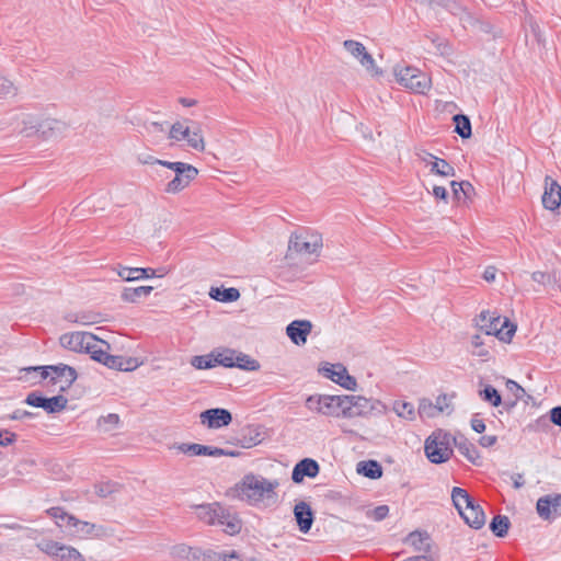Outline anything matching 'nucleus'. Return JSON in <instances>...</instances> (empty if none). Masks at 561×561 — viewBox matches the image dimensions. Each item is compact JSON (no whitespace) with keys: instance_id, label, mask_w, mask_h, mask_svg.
<instances>
[{"instance_id":"1","label":"nucleus","mask_w":561,"mask_h":561,"mask_svg":"<svg viewBox=\"0 0 561 561\" xmlns=\"http://www.w3.org/2000/svg\"><path fill=\"white\" fill-rule=\"evenodd\" d=\"M59 343L68 351L89 354L93 360L111 369L130 371L140 365L137 358L111 355V345L90 332L64 333L59 337Z\"/></svg>"},{"instance_id":"2","label":"nucleus","mask_w":561,"mask_h":561,"mask_svg":"<svg viewBox=\"0 0 561 561\" xmlns=\"http://www.w3.org/2000/svg\"><path fill=\"white\" fill-rule=\"evenodd\" d=\"M278 486L279 482L276 479L270 480L260 474L249 473L236 484L232 492L236 497L251 505H271L277 501Z\"/></svg>"},{"instance_id":"3","label":"nucleus","mask_w":561,"mask_h":561,"mask_svg":"<svg viewBox=\"0 0 561 561\" xmlns=\"http://www.w3.org/2000/svg\"><path fill=\"white\" fill-rule=\"evenodd\" d=\"M360 397L355 396H329V394H312L306 399V408L314 413L324 416H337L342 411L356 405Z\"/></svg>"},{"instance_id":"4","label":"nucleus","mask_w":561,"mask_h":561,"mask_svg":"<svg viewBox=\"0 0 561 561\" xmlns=\"http://www.w3.org/2000/svg\"><path fill=\"white\" fill-rule=\"evenodd\" d=\"M477 327L486 335H495L503 342H510L516 331V325L510 323L506 318L502 319L490 311L480 313Z\"/></svg>"},{"instance_id":"5","label":"nucleus","mask_w":561,"mask_h":561,"mask_svg":"<svg viewBox=\"0 0 561 561\" xmlns=\"http://www.w3.org/2000/svg\"><path fill=\"white\" fill-rule=\"evenodd\" d=\"M393 73L397 81L412 92L424 94L431 88V78L415 67L398 65L393 68Z\"/></svg>"},{"instance_id":"6","label":"nucleus","mask_w":561,"mask_h":561,"mask_svg":"<svg viewBox=\"0 0 561 561\" xmlns=\"http://www.w3.org/2000/svg\"><path fill=\"white\" fill-rule=\"evenodd\" d=\"M322 247V236L313 231L294 233L288 242V251L297 253L302 257L319 256Z\"/></svg>"},{"instance_id":"7","label":"nucleus","mask_w":561,"mask_h":561,"mask_svg":"<svg viewBox=\"0 0 561 561\" xmlns=\"http://www.w3.org/2000/svg\"><path fill=\"white\" fill-rule=\"evenodd\" d=\"M137 160L145 167L142 170L145 173L162 174L173 172L174 175H182L183 173H198V170L192 164L184 162H169L157 159L150 154H139Z\"/></svg>"},{"instance_id":"8","label":"nucleus","mask_w":561,"mask_h":561,"mask_svg":"<svg viewBox=\"0 0 561 561\" xmlns=\"http://www.w3.org/2000/svg\"><path fill=\"white\" fill-rule=\"evenodd\" d=\"M47 513L56 520L60 528H65L72 537L85 538L93 534L95 529L94 524L80 520L60 507H53Z\"/></svg>"},{"instance_id":"9","label":"nucleus","mask_w":561,"mask_h":561,"mask_svg":"<svg viewBox=\"0 0 561 561\" xmlns=\"http://www.w3.org/2000/svg\"><path fill=\"white\" fill-rule=\"evenodd\" d=\"M217 365L227 368H239L245 371H256L260 369V363L248 354L232 350L222 348L215 351Z\"/></svg>"},{"instance_id":"10","label":"nucleus","mask_w":561,"mask_h":561,"mask_svg":"<svg viewBox=\"0 0 561 561\" xmlns=\"http://www.w3.org/2000/svg\"><path fill=\"white\" fill-rule=\"evenodd\" d=\"M424 450L428 460L433 463L446 462L453 450L449 446V436L442 431L433 433L426 440Z\"/></svg>"},{"instance_id":"11","label":"nucleus","mask_w":561,"mask_h":561,"mask_svg":"<svg viewBox=\"0 0 561 561\" xmlns=\"http://www.w3.org/2000/svg\"><path fill=\"white\" fill-rule=\"evenodd\" d=\"M27 370L28 371L41 370V377L43 379L50 377L53 382H57V381L62 382L64 385L60 386L61 391H65L66 389L70 388V386L76 381V379L78 377L76 369L66 364L42 366V367H31Z\"/></svg>"},{"instance_id":"12","label":"nucleus","mask_w":561,"mask_h":561,"mask_svg":"<svg viewBox=\"0 0 561 561\" xmlns=\"http://www.w3.org/2000/svg\"><path fill=\"white\" fill-rule=\"evenodd\" d=\"M24 402L35 408H42L49 414H54L67 408L68 399L62 394L45 398L39 392L33 391L27 394Z\"/></svg>"},{"instance_id":"13","label":"nucleus","mask_w":561,"mask_h":561,"mask_svg":"<svg viewBox=\"0 0 561 561\" xmlns=\"http://www.w3.org/2000/svg\"><path fill=\"white\" fill-rule=\"evenodd\" d=\"M39 548L43 552L58 561H85L83 556L76 548L54 540L43 541Z\"/></svg>"},{"instance_id":"14","label":"nucleus","mask_w":561,"mask_h":561,"mask_svg":"<svg viewBox=\"0 0 561 561\" xmlns=\"http://www.w3.org/2000/svg\"><path fill=\"white\" fill-rule=\"evenodd\" d=\"M324 377L340 385L346 390L354 391L357 387L356 379L351 376L345 366L342 364H327L321 369Z\"/></svg>"},{"instance_id":"15","label":"nucleus","mask_w":561,"mask_h":561,"mask_svg":"<svg viewBox=\"0 0 561 561\" xmlns=\"http://www.w3.org/2000/svg\"><path fill=\"white\" fill-rule=\"evenodd\" d=\"M343 46L352 56L358 59L360 65L365 67L366 70L374 75L378 73L373 56L367 53L365 46L362 43L353 39H346L344 41Z\"/></svg>"},{"instance_id":"16","label":"nucleus","mask_w":561,"mask_h":561,"mask_svg":"<svg viewBox=\"0 0 561 561\" xmlns=\"http://www.w3.org/2000/svg\"><path fill=\"white\" fill-rule=\"evenodd\" d=\"M537 513L543 519H554L561 515V495L550 494L537 501Z\"/></svg>"},{"instance_id":"17","label":"nucleus","mask_w":561,"mask_h":561,"mask_svg":"<svg viewBox=\"0 0 561 561\" xmlns=\"http://www.w3.org/2000/svg\"><path fill=\"white\" fill-rule=\"evenodd\" d=\"M201 423L208 428H220L227 426L232 421L231 413L226 409H208L201 413Z\"/></svg>"},{"instance_id":"18","label":"nucleus","mask_w":561,"mask_h":561,"mask_svg":"<svg viewBox=\"0 0 561 561\" xmlns=\"http://www.w3.org/2000/svg\"><path fill=\"white\" fill-rule=\"evenodd\" d=\"M419 162L427 168L431 173H435V175H455L454 168L447 161L428 152L419 154Z\"/></svg>"},{"instance_id":"19","label":"nucleus","mask_w":561,"mask_h":561,"mask_svg":"<svg viewBox=\"0 0 561 561\" xmlns=\"http://www.w3.org/2000/svg\"><path fill=\"white\" fill-rule=\"evenodd\" d=\"M542 205L549 210H556L561 205V185L551 178H546Z\"/></svg>"},{"instance_id":"20","label":"nucleus","mask_w":561,"mask_h":561,"mask_svg":"<svg viewBox=\"0 0 561 561\" xmlns=\"http://www.w3.org/2000/svg\"><path fill=\"white\" fill-rule=\"evenodd\" d=\"M312 324L308 320H295L286 328V333L296 345H304L310 334Z\"/></svg>"},{"instance_id":"21","label":"nucleus","mask_w":561,"mask_h":561,"mask_svg":"<svg viewBox=\"0 0 561 561\" xmlns=\"http://www.w3.org/2000/svg\"><path fill=\"white\" fill-rule=\"evenodd\" d=\"M407 542L420 552V556H437L433 551V542L427 533L413 531L408 536Z\"/></svg>"},{"instance_id":"22","label":"nucleus","mask_w":561,"mask_h":561,"mask_svg":"<svg viewBox=\"0 0 561 561\" xmlns=\"http://www.w3.org/2000/svg\"><path fill=\"white\" fill-rule=\"evenodd\" d=\"M192 508L199 520L210 526H214L216 518L222 517L220 514H224V506L219 503L201 504Z\"/></svg>"},{"instance_id":"23","label":"nucleus","mask_w":561,"mask_h":561,"mask_svg":"<svg viewBox=\"0 0 561 561\" xmlns=\"http://www.w3.org/2000/svg\"><path fill=\"white\" fill-rule=\"evenodd\" d=\"M294 515L299 530L304 534L308 533L313 523V513L310 505L304 501L298 502L294 507Z\"/></svg>"},{"instance_id":"24","label":"nucleus","mask_w":561,"mask_h":561,"mask_svg":"<svg viewBox=\"0 0 561 561\" xmlns=\"http://www.w3.org/2000/svg\"><path fill=\"white\" fill-rule=\"evenodd\" d=\"M319 465L316 460L306 458L299 461L293 470L291 479L299 483L305 477L314 478L319 473Z\"/></svg>"},{"instance_id":"25","label":"nucleus","mask_w":561,"mask_h":561,"mask_svg":"<svg viewBox=\"0 0 561 561\" xmlns=\"http://www.w3.org/2000/svg\"><path fill=\"white\" fill-rule=\"evenodd\" d=\"M67 129V125L55 118H46L38 122V135L45 139L57 138Z\"/></svg>"},{"instance_id":"26","label":"nucleus","mask_w":561,"mask_h":561,"mask_svg":"<svg viewBox=\"0 0 561 561\" xmlns=\"http://www.w3.org/2000/svg\"><path fill=\"white\" fill-rule=\"evenodd\" d=\"M170 449L176 450L180 454L187 456H209L220 454L219 451L211 450V446L201 445L196 443H174Z\"/></svg>"},{"instance_id":"27","label":"nucleus","mask_w":561,"mask_h":561,"mask_svg":"<svg viewBox=\"0 0 561 561\" xmlns=\"http://www.w3.org/2000/svg\"><path fill=\"white\" fill-rule=\"evenodd\" d=\"M16 126L13 130L18 131L20 135L24 137H32L34 135H38V122L35 117L21 114L14 116Z\"/></svg>"},{"instance_id":"28","label":"nucleus","mask_w":561,"mask_h":561,"mask_svg":"<svg viewBox=\"0 0 561 561\" xmlns=\"http://www.w3.org/2000/svg\"><path fill=\"white\" fill-rule=\"evenodd\" d=\"M222 517H217L214 526L220 527L226 534L234 535L241 530V520L236 514L224 507Z\"/></svg>"},{"instance_id":"29","label":"nucleus","mask_w":561,"mask_h":561,"mask_svg":"<svg viewBox=\"0 0 561 561\" xmlns=\"http://www.w3.org/2000/svg\"><path fill=\"white\" fill-rule=\"evenodd\" d=\"M460 515L474 529H480L485 524V515L479 504L473 503L470 507L463 510Z\"/></svg>"},{"instance_id":"30","label":"nucleus","mask_w":561,"mask_h":561,"mask_svg":"<svg viewBox=\"0 0 561 561\" xmlns=\"http://www.w3.org/2000/svg\"><path fill=\"white\" fill-rule=\"evenodd\" d=\"M154 275H156V271L152 268L122 267L118 271V276L126 282L138 280L141 278H149Z\"/></svg>"},{"instance_id":"31","label":"nucleus","mask_w":561,"mask_h":561,"mask_svg":"<svg viewBox=\"0 0 561 561\" xmlns=\"http://www.w3.org/2000/svg\"><path fill=\"white\" fill-rule=\"evenodd\" d=\"M172 554L179 561H198L201 551L197 548L190 547L185 543H180L173 547Z\"/></svg>"},{"instance_id":"32","label":"nucleus","mask_w":561,"mask_h":561,"mask_svg":"<svg viewBox=\"0 0 561 561\" xmlns=\"http://www.w3.org/2000/svg\"><path fill=\"white\" fill-rule=\"evenodd\" d=\"M209 297L221 302H233L240 298V293L237 288H220L211 287L209 290Z\"/></svg>"},{"instance_id":"33","label":"nucleus","mask_w":561,"mask_h":561,"mask_svg":"<svg viewBox=\"0 0 561 561\" xmlns=\"http://www.w3.org/2000/svg\"><path fill=\"white\" fill-rule=\"evenodd\" d=\"M451 500L454 502V505L458 510L459 514L463 512V510H467L470 507L474 501L472 497H470L469 493L458 486H455L451 491Z\"/></svg>"},{"instance_id":"34","label":"nucleus","mask_w":561,"mask_h":561,"mask_svg":"<svg viewBox=\"0 0 561 561\" xmlns=\"http://www.w3.org/2000/svg\"><path fill=\"white\" fill-rule=\"evenodd\" d=\"M357 472L369 479H378L382 476V468L376 460L360 461L357 463Z\"/></svg>"},{"instance_id":"35","label":"nucleus","mask_w":561,"mask_h":561,"mask_svg":"<svg viewBox=\"0 0 561 561\" xmlns=\"http://www.w3.org/2000/svg\"><path fill=\"white\" fill-rule=\"evenodd\" d=\"M392 411L401 419L407 421H414L416 412L414 405L411 402L396 400L392 403Z\"/></svg>"},{"instance_id":"36","label":"nucleus","mask_w":561,"mask_h":561,"mask_svg":"<svg viewBox=\"0 0 561 561\" xmlns=\"http://www.w3.org/2000/svg\"><path fill=\"white\" fill-rule=\"evenodd\" d=\"M479 398L492 407H500L502 404V397L500 392L491 385H484L478 391Z\"/></svg>"},{"instance_id":"37","label":"nucleus","mask_w":561,"mask_h":561,"mask_svg":"<svg viewBox=\"0 0 561 561\" xmlns=\"http://www.w3.org/2000/svg\"><path fill=\"white\" fill-rule=\"evenodd\" d=\"M121 419L116 413H110L107 415L99 417L96 425L102 433H113L119 427Z\"/></svg>"},{"instance_id":"38","label":"nucleus","mask_w":561,"mask_h":561,"mask_svg":"<svg viewBox=\"0 0 561 561\" xmlns=\"http://www.w3.org/2000/svg\"><path fill=\"white\" fill-rule=\"evenodd\" d=\"M455 123V131L463 139L470 138L472 135L470 118L465 114H456L453 117Z\"/></svg>"},{"instance_id":"39","label":"nucleus","mask_w":561,"mask_h":561,"mask_svg":"<svg viewBox=\"0 0 561 561\" xmlns=\"http://www.w3.org/2000/svg\"><path fill=\"white\" fill-rule=\"evenodd\" d=\"M153 287L139 286L136 288H125L122 293V299L127 302H137L141 297H147L151 294Z\"/></svg>"},{"instance_id":"40","label":"nucleus","mask_w":561,"mask_h":561,"mask_svg":"<svg viewBox=\"0 0 561 561\" xmlns=\"http://www.w3.org/2000/svg\"><path fill=\"white\" fill-rule=\"evenodd\" d=\"M456 447L458 451L465 456L470 462L477 463L480 459L479 451L477 450L476 446L471 443H469L466 439H461L459 442L456 440Z\"/></svg>"},{"instance_id":"41","label":"nucleus","mask_w":561,"mask_h":561,"mask_svg":"<svg viewBox=\"0 0 561 561\" xmlns=\"http://www.w3.org/2000/svg\"><path fill=\"white\" fill-rule=\"evenodd\" d=\"M510 519L505 515H496L493 517L490 529L497 537H505L510 528Z\"/></svg>"},{"instance_id":"42","label":"nucleus","mask_w":561,"mask_h":561,"mask_svg":"<svg viewBox=\"0 0 561 561\" xmlns=\"http://www.w3.org/2000/svg\"><path fill=\"white\" fill-rule=\"evenodd\" d=\"M262 434L257 428L249 427L240 438L243 448H252L262 442Z\"/></svg>"},{"instance_id":"43","label":"nucleus","mask_w":561,"mask_h":561,"mask_svg":"<svg viewBox=\"0 0 561 561\" xmlns=\"http://www.w3.org/2000/svg\"><path fill=\"white\" fill-rule=\"evenodd\" d=\"M190 129L191 127L184 123L175 122L169 129V138L176 141L185 140L190 136Z\"/></svg>"},{"instance_id":"44","label":"nucleus","mask_w":561,"mask_h":561,"mask_svg":"<svg viewBox=\"0 0 561 561\" xmlns=\"http://www.w3.org/2000/svg\"><path fill=\"white\" fill-rule=\"evenodd\" d=\"M192 365L197 369H209L217 366L215 351L211 352L209 355L193 357Z\"/></svg>"},{"instance_id":"45","label":"nucleus","mask_w":561,"mask_h":561,"mask_svg":"<svg viewBox=\"0 0 561 561\" xmlns=\"http://www.w3.org/2000/svg\"><path fill=\"white\" fill-rule=\"evenodd\" d=\"M417 413L422 419L435 417L439 414L435 404L426 398L420 400Z\"/></svg>"},{"instance_id":"46","label":"nucleus","mask_w":561,"mask_h":561,"mask_svg":"<svg viewBox=\"0 0 561 561\" xmlns=\"http://www.w3.org/2000/svg\"><path fill=\"white\" fill-rule=\"evenodd\" d=\"M506 388L512 392V394L515 398L513 401H505L503 403L506 410H510L516 404L517 400H520L523 398L525 390L516 381L511 379L506 381Z\"/></svg>"},{"instance_id":"47","label":"nucleus","mask_w":561,"mask_h":561,"mask_svg":"<svg viewBox=\"0 0 561 561\" xmlns=\"http://www.w3.org/2000/svg\"><path fill=\"white\" fill-rule=\"evenodd\" d=\"M187 145L197 150L203 151L205 149L204 138L201 134L199 128L190 129V136L185 138Z\"/></svg>"},{"instance_id":"48","label":"nucleus","mask_w":561,"mask_h":561,"mask_svg":"<svg viewBox=\"0 0 561 561\" xmlns=\"http://www.w3.org/2000/svg\"><path fill=\"white\" fill-rule=\"evenodd\" d=\"M190 185V178H173L165 185L164 191L169 194H176Z\"/></svg>"},{"instance_id":"49","label":"nucleus","mask_w":561,"mask_h":561,"mask_svg":"<svg viewBox=\"0 0 561 561\" xmlns=\"http://www.w3.org/2000/svg\"><path fill=\"white\" fill-rule=\"evenodd\" d=\"M66 320L70 323H77L81 325H90L96 323L95 317L88 313H69L66 316Z\"/></svg>"},{"instance_id":"50","label":"nucleus","mask_w":561,"mask_h":561,"mask_svg":"<svg viewBox=\"0 0 561 561\" xmlns=\"http://www.w3.org/2000/svg\"><path fill=\"white\" fill-rule=\"evenodd\" d=\"M434 404L438 413L451 412V398L446 394L438 396Z\"/></svg>"},{"instance_id":"51","label":"nucleus","mask_w":561,"mask_h":561,"mask_svg":"<svg viewBox=\"0 0 561 561\" xmlns=\"http://www.w3.org/2000/svg\"><path fill=\"white\" fill-rule=\"evenodd\" d=\"M16 88L13 82L8 79H0V98H9L15 95Z\"/></svg>"},{"instance_id":"52","label":"nucleus","mask_w":561,"mask_h":561,"mask_svg":"<svg viewBox=\"0 0 561 561\" xmlns=\"http://www.w3.org/2000/svg\"><path fill=\"white\" fill-rule=\"evenodd\" d=\"M389 514V507L387 505H380L367 513L368 517L376 522L385 519Z\"/></svg>"},{"instance_id":"53","label":"nucleus","mask_w":561,"mask_h":561,"mask_svg":"<svg viewBox=\"0 0 561 561\" xmlns=\"http://www.w3.org/2000/svg\"><path fill=\"white\" fill-rule=\"evenodd\" d=\"M531 279L540 285L547 286L553 283V277L551 274L546 272H534L531 274Z\"/></svg>"},{"instance_id":"54","label":"nucleus","mask_w":561,"mask_h":561,"mask_svg":"<svg viewBox=\"0 0 561 561\" xmlns=\"http://www.w3.org/2000/svg\"><path fill=\"white\" fill-rule=\"evenodd\" d=\"M15 438L16 435L14 433L9 431H0V446H9L15 440Z\"/></svg>"},{"instance_id":"55","label":"nucleus","mask_w":561,"mask_h":561,"mask_svg":"<svg viewBox=\"0 0 561 561\" xmlns=\"http://www.w3.org/2000/svg\"><path fill=\"white\" fill-rule=\"evenodd\" d=\"M445 8L448 9L453 14L457 15L465 11L461 4H459L456 0H448V3H445Z\"/></svg>"},{"instance_id":"56","label":"nucleus","mask_w":561,"mask_h":561,"mask_svg":"<svg viewBox=\"0 0 561 561\" xmlns=\"http://www.w3.org/2000/svg\"><path fill=\"white\" fill-rule=\"evenodd\" d=\"M218 561H243L240 557L234 552H220L217 554Z\"/></svg>"},{"instance_id":"57","label":"nucleus","mask_w":561,"mask_h":561,"mask_svg":"<svg viewBox=\"0 0 561 561\" xmlns=\"http://www.w3.org/2000/svg\"><path fill=\"white\" fill-rule=\"evenodd\" d=\"M471 427L477 433H482V432L485 431V424H484L483 420H481V419H479L477 416H473L471 419Z\"/></svg>"},{"instance_id":"58","label":"nucleus","mask_w":561,"mask_h":561,"mask_svg":"<svg viewBox=\"0 0 561 561\" xmlns=\"http://www.w3.org/2000/svg\"><path fill=\"white\" fill-rule=\"evenodd\" d=\"M211 450L220 453V454L211 455V457H221V456L237 457V456H239V451H236V450H227V449H222V448L214 447V446H211Z\"/></svg>"},{"instance_id":"59","label":"nucleus","mask_w":561,"mask_h":561,"mask_svg":"<svg viewBox=\"0 0 561 561\" xmlns=\"http://www.w3.org/2000/svg\"><path fill=\"white\" fill-rule=\"evenodd\" d=\"M551 422L561 427V407H556L550 411Z\"/></svg>"},{"instance_id":"60","label":"nucleus","mask_w":561,"mask_h":561,"mask_svg":"<svg viewBox=\"0 0 561 561\" xmlns=\"http://www.w3.org/2000/svg\"><path fill=\"white\" fill-rule=\"evenodd\" d=\"M495 443H496V436H493V435H485V436H482V437L479 439V444H480L482 447H491V446H493Z\"/></svg>"},{"instance_id":"61","label":"nucleus","mask_w":561,"mask_h":561,"mask_svg":"<svg viewBox=\"0 0 561 561\" xmlns=\"http://www.w3.org/2000/svg\"><path fill=\"white\" fill-rule=\"evenodd\" d=\"M495 276H496V268L493 267V266H488L484 272H483V278L486 280V282H494L495 279Z\"/></svg>"},{"instance_id":"62","label":"nucleus","mask_w":561,"mask_h":561,"mask_svg":"<svg viewBox=\"0 0 561 561\" xmlns=\"http://www.w3.org/2000/svg\"><path fill=\"white\" fill-rule=\"evenodd\" d=\"M459 190L465 197H468L469 194L473 191V186L468 181L459 182Z\"/></svg>"},{"instance_id":"63","label":"nucleus","mask_w":561,"mask_h":561,"mask_svg":"<svg viewBox=\"0 0 561 561\" xmlns=\"http://www.w3.org/2000/svg\"><path fill=\"white\" fill-rule=\"evenodd\" d=\"M33 416V413L28 412V411H24V410H16L14 411L11 415H10V419L11 420H21L23 417H31Z\"/></svg>"},{"instance_id":"64","label":"nucleus","mask_w":561,"mask_h":561,"mask_svg":"<svg viewBox=\"0 0 561 561\" xmlns=\"http://www.w3.org/2000/svg\"><path fill=\"white\" fill-rule=\"evenodd\" d=\"M433 194L435 195V197L437 198H442V199H445L446 198V195H447V190L444 187V186H434L433 187Z\"/></svg>"}]
</instances>
